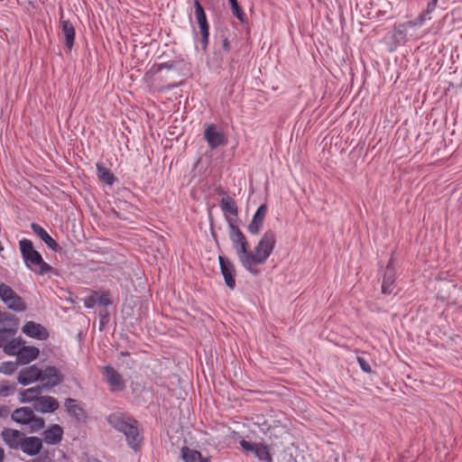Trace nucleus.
Segmentation results:
<instances>
[{"label":"nucleus","mask_w":462,"mask_h":462,"mask_svg":"<svg viewBox=\"0 0 462 462\" xmlns=\"http://www.w3.org/2000/svg\"><path fill=\"white\" fill-rule=\"evenodd\" d=\"M276 245V234L274 231L269 229L264 232L254 251H250L249 264L251 271L250 273L256 275L259 271L254 267L255 264H263L269 256L272 254Z\"/></svg>","instance_id":"obj_2"},{"label":"nucleus","mask_w":462,"mask_h":462,"mask_svg":"<svg viewBox=\"0 0 462 462\" xmlns=\"http://www.w3.org/2000/svg\"><path fill=\"white\" fill-rule=\"evenodd\" d=\"M5 459V451L4 449L0 447V462H3Z\"/></svg>","instance_id":"obj_45"},{"label":"nucleus","mask_w":462,"mask_h":462,"mask_svg":"<svg viewBox=\"0 0 462 462\" xmlns=\"http://www.w3.org/2000/svg\"><path fill=\"white\" fill-rule=\"evenodd\" d=\"M22 344L23 339L21 337L13 338L4 346V351L8 356H16L18 357Z\"/></svg>","instance_id":"obj_29"},{"label":"nucleus","mask_w":462,"mask_h":462,"mask_svg":"<svg viewBox=\"0 0 462 462\" xmlns=\"http://www.w3.org/2000/svg\"><path fill=\"white\" fill-rule=\"evenodd\" d=\"M218 262L226 286L230 290H234L236 287L235 264L229 259L221 255L218 256Z\"/></svg>","instance_id":"obj_8"},{"label":"nucleus","mask_w":462,"mask_h":462,"mask_svg":"<svg viewBox=\"0 0 462 462\" xmlns=\"http://www.w3.org/2000/svg\"><path fill=\"white\" fill-rule=\"evenodd\" d=\"M17 368V364L14 362H5L0 365V373L12 374Z\"/></svg>","instance_id":"obj_39"},{"label":"nucleus","mask_w":462,"mask_h":462,"mask_svg":"<svg viewBox=\"0 0 462 462\" xmlns=\"http://www.w3.org/2000/svg\"><path fill=\"white\" fill-rule=\"evenodd\" d=\"M60 28L64 45L67 51H70L75 41V28L69 20H62V18H60Z\"/></svg>","instance_id":"obj_19"},{"label":"nucleus","mask_w":462,"mask_h":462,"mask_svg":"<svg viewBox=\"0 0 462 462\" xmlns=\"http://www.w3.org/2000/svg\"><path fill=\"white\" fill-rule=\"evenodd\" d=\"M97 174L99 180L103 181L106 185L111 186L116 181V177L113 172L106 167L98 163L97 164Z\"/></svg>","instance_id":"obj_27"},{"label":"nucleus","mask_w":462,"mask_h":462,"mask_svg":"<svg viewBox=\"0 0 462 462\" xmlns=\"http://www.w3.org/2000/svg\"><path fill=\"white\" fill-rule=\"evenodd\" d=\"M263 442H250L245 439H241L239 444L241 448L246 452H252L257 457L258 449L261 448Z\"/></svg>","instance_id":"obj_32"},{"label":"nucleus","mask_w":462,"mask_h":462,"mask_svg":"<svg viewBox=\"0 0 462 462\" xmlns=\"http://www.w3.org/2000/svg\"><path fill=\"white\" fill-rule=\"evenodd\" d=\"M195 17L201 34L202 50H207L209 41V24L203 6L199 0L194 1Z\"/></svg>","instance_id":"obj_5"},{"label":"nucleus","mask_w":462,"mask_h":462,"mask_svg":"<svg viewBox=\"0 0 462 462\" xmlns=\"http://www.w3.org/2000/svg\"><path fill=\"white\" fill-rule=\"evenodd\" d=\"M5 391H8V388L7 387H5L3 386L1 389H0V393L3 394L4 396H6L7 393H5Z\"/></svg>","instance_id":"obj_46"},{"label":"nucleus","mask_w":462,"mask_h":462,"mask_svg":"<svg viewBox=\"0 0 462 462\" xmlns=\"http://www.w3.org/2000/svg\"><path fill=\"white\" fill-rule=\"evenodd\" d=\"M438 5V0H430L426 9L416 18V23L413 24H420L421 26L427 20H430V14L436 9Z\"/></svg>","instance_id":"obj_30"},{"label":"nucleus","mask_w":462,"mask_h":462,"mask_svg":"<svg viewBox=\"0 0 462 462\" xmlns=\"http://www.w3.org/2000/svg\"><path fill=\"white\" fill-rule=\"evenodd\" d=\"M14 330L12 328H2L0 329V348L4 346L5 342H8V337L14 334Z\"/></svg>","instance_id":"obj_40"},{"label":"nucleus","mask_w":462,"mask_h":462,"mask_svg":"<svg viewBox=\"0 0 462 462\" xmlns=\"http://www.w3.org/2000/svg\"><path fill=\"white\" fill-rule=\"evenodd\" d=\"M213 226V225H212V219L210 218L211 234H212L213 237H216V234H215V231H214V229H213V226Z\"/></svg>","instance_id":"obj_47"},{"label":"nucleus","mask_w":462,"mask_h":462,"mask_svg":"<svg viewBox=\"0 0 462 462\" xmlns=\"http://www.w3.org/2000/svg\"><path fill=\"white\" fill-rule=\"evenodd\" d=\"M107 423L118 432L125 436L127 445L135 452L141 448L143 437L141 434L139 422L132 415L116 411L106 417Z\"/></svg>","instance_id":"obj_1"},{"label":"nucleus","mask_w":462,"mask_h":462,"mask_svg":"<svg viewBox=\"0 0 462 462\" xmlns=\"http://www.w3.org/2000/svg\"><path fill=\"white\" fill-rule=\"evenodd\" d=\"M42 372L43 374L41 381H46L42 385L43 388H53L60 384L64 380V375L56 366L49 365L42 370Z\"/></svg>","instance_id":"obj_11"},{"label":"nucleus","mask_w":462,"mask_h":462,"mask_svg":"<svg viewBox=\"0 0 462 462\" xmlns=\"http://www.w3.org/2000/svg\"><path fill=\"white\" fill-rule=\"evenodd\" d=\"M4 303L9 310H12L16 312H22L26 310V305L23 298L19 296L17 293L13 295L11 297V300H5Z\"/></svg>","instance_id":"obj_28"},{"label":"nucleus","mask_w":462,"mask_h":462,"mask_svg":"<svg viewBox=\"0 0 462 462\" xmlns=\"http://www.w3.org/2000/svg\"><path fill=\"white\" fill-rule=\"evenodd\" d=\"M231 5L233 14L242 23L245 21V14L243 9L239 6L237 0H228Z\"/></svg>","instance_id":"obj_33"},{"label":"nucleus","mask_w":462,"mask_h":462,"mask_svg":"<svg viewBox=\"0 0 462 462\" xmlns=\"http://www.w3.org/2000/svg\"><path fill=\"white\" fill-rule=\"evenodd\" d=\"M89 462H102V461H100L97 458H92V459L89 460Z\"/></svg>","instance_id":"obj_49"},{"label":"nucleus","mask_w":462,"mask_h":462,"mask_svg":"<svg viewBox=\"0 0 462 462\" xmlns=\"http://www.w3.org/2000/svg\"><path fill=\"white\" fill-rule=\"evenodd\" d=\"M27 425L30 426V430L32 432H37L44 428L45 421L42 418L37 417L33 414L32 417V420H30V422H28Z\"/></svg>","instance_id":"obj_34"},{"label":"nucleus","mask_w":462,"mask_h":462,"mask_svg":"<svg viewBox=\"0 0 462 462\" xmlns=\"http://www.w3.org/2000/svg\"><path fill=\"white\" fill-rule=\"evenodd\" d=\"M33 410L30 407H21L15 409L11 418L14 421L18 424L27 425L30 420H32V417L33 415Z\"/></svg>","instance_id":"obj_23"},{"label":"nucleus","mask_w":462,"mask_h":462,"mask_svg":"<svg viewBox=\"0 0 462 462\" xmlns=\"http://www.w3.org/2000/svg\"><path fill=\"white\" fill-rule=\"evenodd\" d=\"M228 224V236L232 242V245L236 250V255L246 271H251L249 264V244L244 233L234 223L230 217H226Z\"/></svg>","instance_id":"obj_4"},{"label":"nucleus","mask_w":462,"mask_h":462,"mask_svg":"<svg viewBox=\"0 0 462 462\" xmlns=\"http://www.w3.org/2000/svg\"><path fill=\"white\" fill-rule=\"evenodd\" d=\"M267 213V205H261L254 213L251 222L247 226V231L251 235H257L261 231Z\"/></svg>","instance_id":"obj_15"},{"label":"nucleus","mask_w":462,"mask_h":462,"mask_svg":"<svg viewBox=\"0 0 462 462\" xmlns=\"http://www.w3.org/2000/svg\"><path fill=\"white\" fill-rule=\"evenodd\" d=\"M42 436L47 444L57 445L62 439L63 429L59 424H52L43 431Z\"/></svg>","instance_id":"obj_20"},{"label":"nucleus","mask_w":462,"mask_h":462,"mask_svg":"<svg viewBox=\"0 0 462 462\" xmlns=\"http://www.w3.org/2000/svg\"><path fill=\"white\" fill-rule=\"evenodd\" d=\"M19 247L23 260L31 271L40 275H44L53 271V268L44 262L42 254L34 249L31 240L26 238L20 240Z\"/></svg>","instance_id":"obj_3"},{"label":"nucleus","mask_w":462,"mask_h":462,"mask_svg":"<svg viewBox=\"0 0 462 462\" xmlns=\"http://www.w3.org/2000/svg\"><path fill=\"white\" fill-rule=\"evenodd\" d=\"M64 407L67 412L73 418H75L79 421L85 422L88 414L85 410L78 403L76 399L67 398L64 402Z\"/></svg>","instance_id":"obj_16"},{"label":"nucleus","mask_w":462,"mask_h":462,"mask_svg":"<svg viewBox=\"0 0 462 462\" xmlns=\"http://www.w3.org/2000/svg\"><path fill=\"white\" fill-rule=\"evenodd\" d=\"M204 139L211 150H215L226 143L225 134L221 130H218L217 126L214 124H209L206 126Z\"/></svg>","instance_id":"obj_6"},{"label":"nucleus","mask_w":462,"mask_h":462,"mask_svg":"<svg viewBox=\"0 0 462 462\" xmlns=\"http://www.w3.org/2000/svg\"><path fill=\"white\" fill-rule=\"evenodd\" d=\"M357 362H358L359 366H360V368L362 369L363 372H365L366 374H372L373 373L371 365H370L369 362L365 358H364L362 356H358L357 357Z\"/></svg>","instance_id":"obj_41"},{"label":"nucleus","mask_w":462,"mask_h":462,"mask_svg":"<svg viewBox=\"0 0 462 462\" xmlns=\"http://www.w3.org/2000/svg\"><path fill=\"white\" fill-rule=\"evenodd\" d=\"M31 228L32 232L37 235L46 245L54 252H60L61 247L60 245L48 234V232L39 224L32 223Z\"/></svg>","instance_id":"obj_17"},{"label":"nucleus","mask_w":462,"mask_h":462,"mask_svg":"<svg viewBox=\"0 0 462 462\" xmlns=\"http://www.w3.org/2000/svg\"><path fill=\"white\" fill-rule=\"evenodd\" d=\"M1 437L9 448L18 450L22 447L25 434L18 430L4 428Z\"/></svg>","instance_id":"obj_9"},{"label":"nucleus","mask_w":462,"mask_h":462,"mask_svg":"<svg viewBox=\"0 0 462 462\" xmlns=\"http://www.w3.org/2000/svg\"><path fill=\"white\" fill-rule=\"evenodd\" d=\"M102 374L106 377L111 392L123 391L125 388L122 375L113 366H103Z\"/></svg>","instance_id":"obj_7"},{"label":"nucleus","mask_w":462,"mask_h":462,"mask_svg":"<svg viewBox=\"0 0 462 462\" xmlns=\"http://www.w3.org/2000/svg\"><path fill=\"white\" fill-rule=\"evenodd\" d=\"M222 48L226 52H228L231 50L230 42L226 37L222 41Z\"/></svg>","instance_id":"obj_43"},{"label":"nucleus","mask_w":462,"mask_h":462,"mask_svg":"<svg viewBox=\"0 0 462 462\" xmlns=\"http://www.w3.org/2000/svg\"><path fill=\"white\" fill-rule=\"evenodd\" d=\"M97 304L96 291H92L91 294L84 299V306L87 309H92Z\"/></svg>","instance_id":"obj_42"},{"label":"nucleus","mask_w":462,"mask_h":462,"mask_svg":"<svg viewBox=\"0 0 462 462\" xmlns=\"http://www.w3.org/2000/svg\"><path fill=\"white\" fill-rule=\"evenodd\" d=\"M395 282V270L393 266V259H390L383 277V282H382V293L383 294H390L393 291L392 286L393 285Z\"/></svg>","instance_id":"obj_21"},{"label":"nucleus","mask_w":462,"mask_h":462,"mask_svg":"<svg viewBox=\"0 0 462 462\" xmlns=\"http://www.w3.org/2000/svg\"><path fill=\"white\" fill-rule=\"evenodd\" d=\"M96 300L97 304L99 306L106 307L112 304V300L110 299V294L108 291H96Z\"/></svg>","instance_id":"obj_36"},{"label":"nucleus","mask_w":462,"mask_h":462,"mask_svg":"<svg viewBox=\"0 0 462 462\" xmlns=\"http://www.w3.org/2000/svg\"><path fill=\"white\" fill-rule=\"evenodd\" d=\"M22 331L27 337L39 340H45L49 337L47 328L34 321H27L22 328Z\"/></svg>","instance_id":"obj_14"},{"label":"nucleus","mask_w":462,"mask_h":462,"mask_svg":"<svg viewBox=\"0 0 462 462\" xmlns=\"http://www.w3.org/2000/svg\"><path fill=\"white\" fill-rule=\"evenodd\" d=\"M40 354L38 347L34 346H23L18 353L17 360L20 364L26 365L35 360Z\"/></svg>","instance_id":"obj_22"},{"label":"nucleus","mask_w":462,"mask_h":462,"mask_svg":"<svg viewBox=\"0 0 462 462\" xmlns=\"http://www.w3.org/2000/svg\"><path fill=\"white\" fill-rule=\"evenodd\" d=\"M6 315V319H9V318H12L13 315L12 314H5Z\"/></svg>","instance_id":"obj_50"},{"label":"nucleus","mask_w":462,"mask_h":462,"mask_svg":"<svg viewBox=\"0 0 462 462\" xmlns=\"http://www.w3.org/2000/svg\"><path fill=\"white\" fill-rule=\"evenodd\" d=\"M163 69H175V62L168 61V62H163V63H160V64H154L152 67L151 71L152 73L156 74V73H159L160 71H162Z\"/></svg>","instance_id":"obj_37"},{"label":"nucleus","mask_w":462,"mask_h":462,"mask_svg":"<svg viewBox=\"0 0 462 462\" xmlns=\"http://www.w3.org/2000/svg\"><path fill=\"white\" fill-rule=\"evenodd\" d=\"M223 194H226L223 192ZM221 210L224 212L226 218L229 217L227 214L236 217L238 215V208L235 199L225 195L219 202Z\"/></svg>","instance_id":"obj_24"},{"label":"nucleus","mask_w":462,"mask_h":462,"mask_svg":"<svg viewBox=\"0 0 462 462\" xmlns=\"http://www.w3.org/2000/svg\"><path fill=\"white\" fill-rule=\"evenodd\" d=\"M129 355H130V353H129V352H126V351H122V352L120 353V356H128Z\"/></svg>","instance_id":"obj_48"},{"label":"nucleus","mask_w":462,"mask_h":462,"mask_svg":"<svg viewBox=\"0 0 462 462\" xmlns=\"http://www.w3.org/2000/svg\"><path fill=\"white\" fill-rule=\"evenodd\" d=\"M60 407L59 402L52 396L43 395L35 400L33 410L42 413L54 412Z\"/></svg>","instance_id":"obj_13"},{"label":"nucleus","mask_w":462,"mask_h":462,"mask_svg":"<svg viewBox=\"0 0 462 462\" xmlns=\"http://www.w3.org/2000/svg\"><path fill=\"white\" fill-rule=\"evenodd\" d=\"M256 458L260 461L273 462V459L271 453V448L263 442L261 448L258 449Z\"/></svg>","instance_id":"obj_31"},{"label":"nucleus","mask_w":462,"mask_h":462,"mask_svg":"<svg viewBox=\"0 0 462 462\" xmlns=\"http://www.w3.org/2000/svg\"><path fill=\"white\" fill-rule=\"evenodd\" d=\"M42 374V369L36 365H31L20 371L17 381L21 385L25 386L36 381H41Z\"/></svg>","instance_id":"obj_12"},{"label":"nucleus","mask_w":462,"mask_h":462,"mask_svg":"<svg viewBox=\"0 0 462 462\" xmlns=\"http://www.w3.org/2000/svg\"><path fill=\"white\" fill-rule=\"evenodd\" d=\"M42 448V440L38 437H24L21 450L28 456H36Z\"/></svg>","instance_id":"obj_18"},{"label":"nucleus","mask_w":462,"mask_h":462,"mask_svg":"<svg viewBox=\"0 0 462 462\" xmlns=\"http://www.w3.org/2000/svg\"><path fill=\"white\" fill-rule=\"evenodd\" d=\"M254 424H256L263 433H267L272 428V424L269 423L263 416H257Z\"/></svg>","instance_id":"obj_38"},{"label":"nucleus","mask_w":462,"mask_h":462,"mask_svg":"<svg viewBox=\"0 0 462 462\" xmlns=\"http://www.w3.org/2000/svg\"><path fill=\"white\" fill-rule=\"evenodd\" d=\"M181 457L185 462H209V457H204L199 451L188 447L181 448Z\"/></svg>","instance_id":"obj_25"},{"label":"nucleus","mask_w":462,"mask_h":462,"mask_svg":"<svg viewBox=\"0 0 462 462\" xmlns=\"http://www.w3.org/2000/svg\"><path fill=\"white\" fill-rule=\"evenodd\" d=\"M416 23V19L402 23L395 24L393 32H391V40L394 44V47L400 46L406 42L407 40V29L413 27H420V24H413Z\"/></svg>","instance_id":"obj_10"},{"label":"nucleus","mask_w":462,"mask_h":462,"mask_svg":"<svg viewBox=\"0 0 462 462\" xmlns=\"http://www.w3.org/2000/svg\"><path fill=\"white\" fill-rule=\"evenodd\" d=\"M99 316H100L101 319H107L108 313L106 310H105L104 313L102 311H100Z\"/></svg>","instance_id":"obj_44"},{"label":"nucleus","mask_w":462,"mask_h":462,"mask_svg":"<svg viewBox=\"0 0 462 462\" xmlns=\"http://www.w3.org/2000/svg\"><path fill=\"white\" fill-rule=\"evenodd\" d=\"M42 386H34L25 390L21 391L20 393V402L23 403L25 402H33L35 403V400L38 399L42 391Z\"/></svg>","instance_id":"obj_26"},{"label":"nucleus","mask_w":462,"mask_h":462,"mask_svg":"<svg viewBox=\"0 0 462 462\" xmlns=\"http://www.w3.org/2000/svg\"><path fill=\"white\" fill-rule=\"evenodd\" d=\"M16 292L7 284L0 282V299L3 302L11 300Z\"/></svg>","instance_id":"obj_35"}]
</instances>
